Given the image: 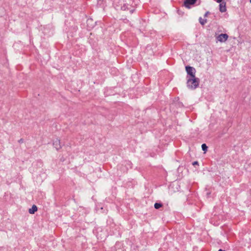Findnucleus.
Wrapping results in <instances>:
<instances>
[{
  "instance_id": "1",
  "label": "nucleus",
  "mask_w": 251,
  "mask_h": 251,
  "mask_svg": "<svg viewBox=\"0 0 251 251\" xmlns=\"http://www.w3.org/2000/svg\"><path fill=\"white\" fill-rule=\"evenodd\" d=\"M187 87L192 90L196 89L199 85L200 80L197 77H187Z\"/></svg>"
},
{
  "instance_id": "2",
  "label": "nucleus",
  "mask_w": 251,
  "mask_h": 251,
  "mask_svg": "<svg viewBox=\"0 0 251 251\" xmlns=\"http://www.w3.org/2000/svg\"><path fill=\"white\" fill-rule=\"evenodd\" d=\"M132 0H125L123 4H121V9L122 10H129L131 13H132L134 11L133 8H132L131 3Z\"/></svg>"
},
{
  "instance_id": "3",
  "label": "nucleus",
  "mask_w": 251,
  "mask_h": 251,
  "mask_svg": "<svg viewBox=\"0 0 251 251\" xmlns=\"http://www.w3.org/2000/svg\"><path fill=\"white\" fill-rule=\"evenodd\" d=\"M186 71L188 75H189L190 76H188V77H195V73H196V70L194 68L190 66H186L185 67Z\"/></svg>"
},
{
  "instance_id": "4",
  "label": "nucleus",
  "mask_w": 251,
  "mask_h": 251,
  "mask_svg": "<svg viewBox=\"0 0 251 251\" xmlns=\"http://www.w3.org/2000/svg\"><path fill=\"white\" fill-rule=\"evenodd\" d=\"M228 36L227 34H221L217 37V39L220 42H224L228 39Z\"/></svg>"
},
{
  "instance_id": "5",
  "label": "nucleus",
  "mask_w": 251,
  "mask_h": 251,
  "mask_svg": "<svg viewBox=\"0 0 251 251\" xmlns=\"http://www.w3.org/2000/svg\"><path fill=\"white\" fill-rule=\"evenodd\" d=\"M53 145L57 150L60 149L61 148L60 140L56 139L53 142Z\"/></svg>"
},
{
  "instance_id": "6",
  "label": "nucleus",
  "mask_w": 251,
  "mask_h": 251,
  "mask_svg": "<svg viewBox=\"0 0 251 251\" xmlns=\"http://www.w3.org/2000/svg\"><path fill=\"white\" fill-rule=\"evenodd\" d=\"M219 7V10L220 12L223 13L226 11V2H223L220 3Z\"/></svg>"
},
{
  "instance_id": "7",
  "label": "nucleus",
  "mask_w": 251,
  "mask_h": 251,
  "mask_svg": "<svg viewBox=\"0 0 251 251\" xmlns=\"http://www.w3.org/2000/svg\"><path fill=\"white\" fill-rule=\"evenodd\" d=\"M197 0H185L184 5L186 7H189V5L194 4Z\"/></svg>"
},
{
  "instance_id": "8",
  "label": "nucleus",
  "mask_w": 251,
  "mask_h": 251,
  "mask_svg": "<svg viewBox=\"0 0 251 251\" xmlns=\"http://www.w3.org/2000/svg\"><path fill=\"white\" fill-rule=\"evenodd\" d=\"M37 210V206L35 205H33L32 207L29 209L28 212L30 214H34Z\"/></svg>"
},
{
  "instance_id": "9",
  "label": "nucleus",
  "mask_w": 251,
  "mask_h": 251,
  "mask_svg": "<svg viewBox=\"0 0 251 251\" xmlns=\"http://www.w3.org/2000/svg\"><path fill=\"white\" fill-rule=\"evenodd\" d=\"M199 22L201 25H205L207 22L206 19H203L201 17L199 18Z\"/></svg>"
},
{
  "instance_id": "10",
  "label": "nucleus",
  "mask_w": 251,
  "mask_h": 251,
  "mask_svg": "<svg viewBox=\"0 0 251 251\" xmlns=\"http://www.w3.org/2000/svg\"><path fill=\"white\" fill-rule=\"evenodd\" d=\"M154 208L155 209H159V208H160L162 206V204L161 203H155L154 204Z\"/></svg>"
},
{
  "instance_id": "11",
  "label": "nucleus",
  "mask_w": 251,
  "mask_h": 251,
  "mask_svg": "<svg viewBox=\"0 0 251 251\" xmlns=\"http://www.w3.org/2000/svg\"><path fill=\"white\" fill-rule=\"evenodd\" d=\"M201 148H202V150L204 151H205L207 150V147L205 144H203L201 145Z\"/></svg>"
},
{
  "instance_id": "12",
  "label": "nucleus",
  "mask_w": 251,
  "mask_h": 251,
  "mask_svg": "<svg viewBox=\"0 0 251 251\" xmlns=\"http://www.w3.org/2000/svg\"><path fill=\"white\" fill-rule=\"evenodd\" d=\"M198 164H199V163L198 161H195L193 163V165H198Z\"/></svg>"
},
{
  "instance_id": "13",
  "label": "nucleus",
  "mask_w": 251,
  "mask_h": 251,
  "mask_svg": "<svg viewBox=\"0 0 251 251\" xmlns=\"http://www.w3.org/2000/svg\"><path fill=\"white\" fill-rule=\"evenodd\" d=\"M23 141H24V140H23V139H20V140L18 141L19 143H23Z\"/></svg>"
},
{
  "instance_id": "14",
  "label": "nucleus",
  "mask_w": 251,
  "mask_h": 251,
  "mask_svg": "<svg viewBox=\"0 0 251 251\" xmlns=\"http://www.w3.org/2000/svg\"><path fill=\"white\" fill-rule=\"evenodd\" d=\"M209 14V12H206L204 14V17L207 16V15Z\"/></svg>"
},
{
  "instance_id": "15",
  "label": "nucleus",
  "mask_w": 251,
  "mask_h": 251,
  "mask_svg": "<svg viewBox=\"0 0 251 251\" xmlns=\"http://www.w3.org/2000/svg\"><path fill=\"white\" fill-rule=\"evenodd\" d=\"M222 1H223V0H216V1H217V2H218V3H222V2H222Z\"/></svg>"
},
{
  "instance_id": "16",
  "label": "nucleus",
  "mask_w": 251,
  "mask_h": 251,
  "mask_svg": "<svg viewBox=\"0 0 251 251\" xmlns=\"http://www.w3.org/2000/svg\"><path fill=\"white\" fill-rule=\"evenodd\" d=\"M218 251H225V250H223L222 249H220L218 250Z\"/></svg>"
},
{
  "instance_id": "17",
  "label": "nucleus",
  "mask_w": 251,
  "mask_h": 251,
  "mask_svg": "<svg viewBox=\"0 0 251 251\" xmlns=\"http://www.w3.org/2000/svg\"><path fill=\"white\" fill-rule=\"evenodd\" d=\"M250 2L251 3V0H250Z\"/></svg>"
}]
</instances>
